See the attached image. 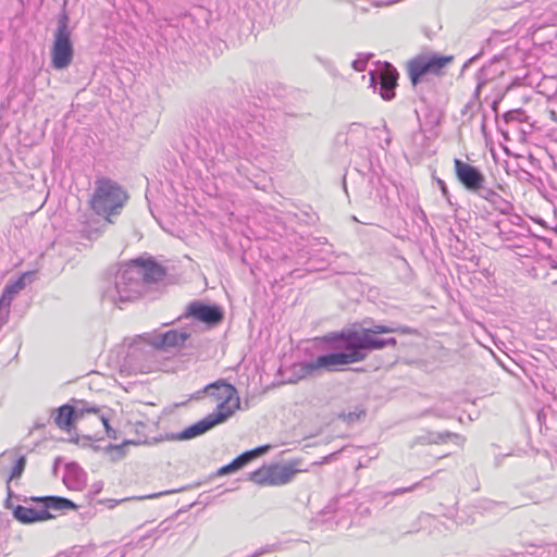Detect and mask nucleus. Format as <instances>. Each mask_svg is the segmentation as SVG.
<instances>
[{"mask_svg":"<svg viewBox=\"0 0 557 557\" xmlns=\"http://www.w3.org/2000/svg\"><path fill=\"white\" fill-rule=\"evenodd\" d=\"M322 345L326 351L320 354L315 359L295 364L293 368L295 379L289 382H298L307 377H314L322 372H336L344 369L336 348H326L323 343Z\"/></svg>","mask_w":557,"mask_h":557,"instance_id":"nucleus-6","label":"nucleus"},{"mask_svg":"<svg viewBox=\"0 0 557 557\" xmlns=\"http://www.w3.org/2000/svg\"><path fill=\"white\" fill-rule=\"evenodd\" d=\"M99 418L104 426V430L107 431V425H110L109 417H107L104 413H101Z\"/></svg>","mask_w":557,"mask_h":557,"instance_id":"nucleus-38","label":"nucleus"},{"mask_svg":"<svg viewBox=\"0 0 557 557\" xmlns=\"http://www.w3.org/2000/svg\"><path fill=\"white\" fill-rule=\"evenodd\" d=\"M30 277V273H24L15 281L9 282L0 296V326H2L9 317L10 307L15 296L25 288L26 280Z\"/></svg>","mask_w":557,"mask_h":557,"instance_id":"nucleus-15","label":"nucleus"},{"mask_svg":"<svg viewBox=\"0 0 557 557\" xmlns=\"http://www.w3.org/2000/svg\"><path fill=\"white\" fill-rule=\"evenodd\" d=\"M430 520H434V517L429 515V513H421L419 516V521L420 522H429Z\"/></svg>","mask_w":557,"mask_h":557,"instance_id":"nucleus-36","label":"nucleus"},{"mask_svg":"<svg viewBox=\"0 0 557 557\" xmlns=\"http://www.w3.org/2000/svg\"><path fill=\"white\" fill-rule=\"evenodd\" d=\"M25 466H26V457L20 456L15 460L14 466L12 467L9 480L18 479L22 475V473L24 472Z\"/></svg>","mask_w":557,"mask_h":557,"instance_id":"nucleus-28","label":"nucleus"},{"mask_svg":"<svg viewBox=\"0 0 557 557\" xmlns=\"http://www.w3.org/2000/svg\"><path fill=\"white\" fill-rule=\"evenodd\" d=\"M134 265L138 268L140 281L145 292L152 285L162 282L165 278L166 270L163 265L158 263L154 259L137 258L132 260Z\"/></svg>","mask_w":557,"mask_h":557,"instance_id":"nucleus-12","label":"nucleus"},{"mask_svg":"<svg viewBox=\"0 0 557 557\" xmlns=\"http://www.w3.org/2000/svg\"><path fill=\"white\" fill-rule=\"evenodd\" d=\"M492 108H493L494 111H496V109H497V101H493Z\"/></svg>","mask_w":557,"mask_h":557,"instance_id":"nucleus-43","label":"nucleus"},{"mask_svg":"<svg viewBox=\"0 0 557 557\" xmlns=\"http://www.w3.org/2000/svg\"><path fill=\"white\" fill-rule=\"evenodd\" d=\"M269 469V486L283 485L288 483L297 472L292 466L275 465L268 467Z\"/></svg>","mask_w":557,"mask_h":557,"instance_id":"nucleus-21","label":"nucleus"},{"mask_svg":"<svg viewBox=\"0 0 557 557\" xmlns=\"http://www.w3.org/2000/svg\"><path fill=\"white\" fill-rule=\"evenodd\" d=\"M422 486V482H417L410 486H407V487H400V488H396L394 490L393 492H391L389 494L393 495V496H397V495H401V494H405V493H408V492H412L414 491L416 488Z\"/></svg>","mask_w":557,"mask_h":557,"instance_id":"nucleus-31","label":"nucleus"},{"mask_svg":"<svg viewBox=\"0 0 557 557\" xmlns=\"http://www.w3.org/2000/svg\"><path fill=\"white\" fill-rule=\"evenodd\" d=\"M173 492L174 491H164V492H160L158 494H152V495L146 496V498H157L159 496L166 495V494H170V493H173Z\"/></svg>","mask_w":557,"mask_h":557,"instance_id":"nucleus-39","label":"nucleus"},{"mask_svg":"<svg viewBox=\"0 0 557 557\" xmlns=\"http://www.w3.org/2000/svg\"><path fill=\"white\" fill-rule=\"evenodd\" d=\"M45 426V422H36L35 424V428L39 429V428H44Z\"/></svg>","mask_w":557,"mask_h":557,"instance_id":"nucleus-42","label":"nucleus"},{"mask_svg":"<svg viewBox=\"0 0 557 557\" xmlns=\"http://www.w3.org/2000/svg\"><path fill=\"white\" fill-rule=\"evenodd\" d=\"M269 449V446H259L257 448L250 449L249 451H252V460L258 457L259 455L265 453Z\"/></svg>","mask_w":557,"mask_h":557,"instance_id":"nucleus-34","label":"nucleus"},{"mask_svg":"<svg viewBox=\"0 0 557 557\" xmlns=\"http://www.w3.org/2000/svg\"><path fill=\"white\" fill-rule=\"evenodd\" d=\"M150 344L149 342H146L143 339V337H139L138 341H136L134 344L131 345L129 351L127 354L128 358L133 361L138 362L137 368L141 372H150L154 367H157L156 361V354H146L145 352V345Z\"/></svg>","mask_w":557,"mask_h":557,"instance_id":"nucleus-17","label":"nucleus"},{"mask_svg":"<svg viewBox=\"0 0 557 557\" xmlns=\"http://www.w3.org/2000/svg\"><path fill=\"white\" fill-rule=\"evenodd\" d=\"M252 461V451H244L234 458L230 463L221 467L218 471L219 475H226L243 469Z\"/></svg>","mask_w":557,"mask_h":557,"instance_id":"nucleus-24","label":"nucleus"},{"mask_svg":"<svg viewBox=\"0 0 557 557\" xmlns=\"http://www.w3.org/2000/svg\"><path fill=\"white\" fill-rule=\"evenodd\" d=\"M32 502L41 505L42 509L46 510H64V509H71L75 510L77 509V505L72 502L69 498L62 497V496H55V495H49V496H38V497H32Z\"/></svg>","mask_w":557,"mask_h":557,"instance_id":"nucleus-19","label":"nucleus"},{"mask_svg":"<svg viewBox=\"0 0 557 557\" xmlns=\"http://www.w3.org/2000/svg\"><path fill=\"white\" fill-rule=\"evenodd\" d=\"M360 331H369L373 335L393 333L392 326L384 324H374L372 327H363Z\"/></svg>","mask_w":557,"mask_h":557,"instance_id":"nucleus-30","label":"nucleus"},{"mask_svg":"<svg viewBox=\"0 0 557 557\" xmlns=\"http://www.w3.org/2000/svg\"><path fill=\"white\" fill-rule=\"evenodd\" d=\"M448 438L461 440V436L451 432L440 433L432 431H423L421 434H418L412 438L409 446L412 448L417 445L440 444L446 442Z\"/></svg>","mask_w":557,"mask_h":557,"instance_id":"nucleus-20","label":"nucleus"},{"mask_svg":"<svg viewBox=\"0 0 557 557\" xmlns=\"http://www.w3.org/2000/svg\"><path fill=\"white\" fill-rule=\"evenodd\" d=\"M100 410L95 406H86L83 405L82 408H76L70 404H65L60 406L55 410L54 423L64 431H70L74 425V422L77 418L82 417L84 412H94L98 413Z\"/></svg>","mask_w":557,"mask_h":557,"instance_id":"nucleus-16","label":"nucleus"},{"mask_svg":"<svg viewBox=\"0 0 557 557\" xmlns=\"http://www.w3.org/2000/svg\"><path fill=\"white\" fill-rule=\"evenodd\" d=\"M190 337L186 331L169 330L164 333H158L150 336V344L145 345L146 354H153L159 350H169L180 348Z\"/></svg>","mask_w":557,"mask_h":557,"instance_id":"nucleus-11","label":"nucleus"},{"mask_svg":"<svg viewBox=\"0 0 557 557\" xmlns=\"http://www.w3.org/2000/svg\"><path fill=\"white\" fill-rule=\"evenodd\" d=\"M70 17L63 12L58 17L57 29L51 46V65L55 70H64L73 61L74 46L69 27Z\"/></svg>","mask_w":557,"mask_h":557,"instance_id":"nucleus-5","label":"nucleus"},{"mask_svg":"<svg viewBox=\"0 0 557 557\" xmlns=\"http://www.w3.org/2000/svg\"><path fill=\"white\" fill-rule=\"evenodd\" d=\"M504 120L506 122H524L527 120V114L522 109L510 110L504 114Z\"/></svg>","mask_w":557,"mask_h":557,"instance_id":"nucleus-29","label":"nucleus"},{"mask_svg":"<svg viewBox=\"0 0 557 557\" xmlns=\"http://www.w3.org/2000/svg\"><path fill=\"white\" fill-rule=\"evenodd\" d=\"M106 433H107L108 437H110V438H113V440L117 438V432L111 425H107Z\"/></svg>","mask_w":557,"mask_h":557,"instance_id":"nucleus-35","label":"nucleus"},{"mask_svg":"<svg viewBox=\"0 0 557 557\" xmlns=\"http://www.w3.org/2000/svg\"><path fill=\"white\" fill-rule=\"evenodd\" d=\"M470 106H471V103H470V102H469V103H467V106H466V107H465V109L462 110V114H465V113H466V110H467Z\"/></svg>","mask_w":557,"mask_h":557,"instance_id":"nucleus-44","label":"nucleus"},{"mask_svg":"<svg viewBox=\"0 0 557 557\" xmlns=\"http://www.w3.org/2000/svg\"><path fill=\"white\" fill-rule=\"evenodd\" d=\"M182 318L193 319L205 324L207 327L212 329L223 321L224 312L216 304L194 300L187 305L185 312L180 317V319Z\"/></svg>","mask_w":557,"mask_h":557,"instance_id":"nucleus-10","label":"nucleus"},{"mask_svg":"<svg viewBox=\"0 0 557 557\" xmlns=\"http://www.w3.org/2000/svg\"><path fill=\"white\" fill-rule=\"evenodd\" d=\"M138 271L133 261L121 267L113 284L104 288L102 299L121 308V305L134 301L146 294Z\"/></svg>","mask_w":557,"mask_h":557,"instance_id":"nucleus-4","label":"nucleus"},{"mask_svg":"<svg viewBox=\"0 0 557 557\" xmlns=\"http://www.w3.org/2000/svg\"><path fill=\"white\" fill-rule=\"evenodd\" d=\"M523 173L525 175V181H531V178H533V175L530 172L524 171Z\"/></svg>","mask_w":557,"mask_h":557,"instance_id":"nucleus-41","label":"nucleus"},{"mask_svg":"<svg viewBox=\"0 0 557 557\" xmlns=\"http://www.w3.org/2000/svg\"><path fill=\"white\" fill-rule=\"evenodd\" d=\"M249 121H247V125H244L242 121L234 120L233 125L230 124L228 121H224L218 127V133L221 139L233 144V139H237L239 141H245L247 137H250V132L253 131V126L249 125Z\"/></svg>","mask_w":557,"mask_h":557,"instance_id":"nucleus-18","label":"nucleus"},{"mask_svg":"<svg viewBox=\"0 0 557 557\" xmlns=\"http://www.w3.org/2000/svg\"><path fill=\"white\" fill-rule=\"evenodd\" d=\"M85 441L89 442V441H91V437H90V436H87V437L85 438Z\"/></svg>","mask_w":557,"mask_h":557,"instance_id":"nucleus-48","label":"nucleus"},{"mask_svg":"<svg viewBox=\"0 0 557 557\" xmlns=\"http://www.w3.org/2000/svg\"><path fill=\"white\" fill-rule=\"evenodd\" d=\"M454 169L458 182L465 189L487 200L499 212L504 214L509 212L511 205L493 187L487 186L486 177L478 166L456 158L454 160Z\"/></svg>","mask_w":557,"mask_h":557,"instance_id":"nucleus-3","label":"nucleus"},{"mask_svg":"<svg viewBox=\"0 0 557 557\" xmlns=\"http://www.w3.org/2000/svg\"><path fill=\"white\" fill-rule=\"evenodd\" d=\"M127 200V191L117 182L108 177L96 180L90 207L106 223H113L112 218L121 214Z\"/></svg>","mask_w":557,"mask_h":557,"instance_id":"nucleus-2","label":"nucleus"},{"mask_svg":"<svg viewBox=\"0 0 557 557\" xmlns=\"http://www.w3.org/2000/svg\"><path fill=\"white\" fill-rule=\"evenodd\" d=\"M425 480H428V476H424V479H422V486L424 485L423 482H425Z\"/></svg>","mask_w":557,"mask_h":557,"instance_id":"nucleus-45","label":"nucleus"},{"mask_svg":"<svg viewBox=\"0 0 557 557\" xmlns=\"http://www.w3.org/2000/svg\"><path fill=\"white\" fill-rule=\"evenodd\" d=\"M135 444L133 441H124L122 444H109L103 448L99 445L92 446L95 451L103 450V453L110 456L112 461L121 460L126 456V448L129 445Z\"/></svg>","mask_w":557,"mask_h":557,"instance_id":"nucleus-23","label":"nucleus"},{"mask_svg":"<svg viewBox=\"0 0 557 557\" xmlns=\"http://www.w3.org/2000/svg\"><path fill=\"white\" fill-rule=\"evenodd\" d=\"M320 341L326 348H336L344 368L363 361L370 351L397 345L395 337L380 338L369 331L355 329L331 332Z\"/></svg>","mask_w":557,"mask_h":557,"instance_id":"nucleus-1","label":"nucleus"},{"mask_svg":"<svg viewBox=\"0 0 557 557\" xmlns=\"http://www.w3.org/2000/svg\"><path fill=\"white\" fill-rule=\"evenodd\" d=\"M360 417V413H357V412H349L347 414V421L348 422H354V421H357Z\"/></svg>","mask_w":557,"mask_h":557,"instance_id":"nucleus-37","label":"nucleus"},{"mask_svg":"<svg viewBox=\"0 0 557 557\" xmlns=\"http://www.w3.org/2000/svg\"><path fill=\"white\" fill-rule=\"evenodd\" d=\"M225 422V417L223 414H211L209 413L201 420L193 423L191 425L185 428L181 432L174 433L171 435L172 440L175 441H188L195 437H198L214 426L222 424Z\"/></svg>","mask_w":557,"mask_h":557,"instance_id":"nucleus-13","label":"nucleus"},{"mask_svg":"<svg viewBox=\"0 0 557 557\" xmlns=\"http://www.w3.org/2000/svg\"><path fill=\"white\" fill-rule=\"evenodd\" d=\"M476 58H478L476 55H474V57L470 58V59H469V60L463 64V66H462V71H465V70L468 67V65H469L470 63H472Z\"/></svg>","mask_w":557,"mask_h":557,"instance_id":"nucleus-40","label":"nucleus"},{"mask_svg":"<svg viewBox=\"0 0 557 557\" xmlns=\"http://www.w3.org/2000/svg\"><path fill=\"white\" fill-rule=\"evenodd\" d=\"M425 480H428V476H424V479H422V486L424 485L423 482H425Z\"/></svg>","mask_w":557,"mask_h":557,"instance_id":"nucleus-46","label":"nucleus"},{"mask_svg":"<svg viewBox=\"0 0 557 557\" xmlns=\"http://www.w3.org/2000/svg\"><path fill=\"white\" fill-rule=\"evenodd\" d=\"M494 62L487 66H482L480 71L476 73V86L473 94L475 100H479L481 89L486 85V83L494 78V75H491V69Z\"/></svg>","mask_w":557,"mask_h":557,"instance_id":"nucleus-25","label":"nucleus"},{"mask_svg":"<svg viewBox=\"0 0 557 557\" xmlns=\"http://www.w3.org/2000/svg\"><path fill=\"white\" fill-rule=\"evenodd\" d=\"M13 492L11 491L10 486L8 485V498L5 499V508L12 509L13 517L24 524H30L35 522H41L47 521L53 518V515L50 513V511L46 509H35L32 507H25L22 505L13 506L10 502V498L12 497Z\"/></svg>","mask_w":557,"mask_h":557,"instance_id":"nucleus-14","label":"nucleus"},{"mask_svg":"<svg viewBox=\"0 0 557 557\" xmlns=\"http://www.w3.org/2000/svg\"><path fill=\"white\" fill-rule=\"evenodd\" d=\"M436 183L442 191V195L449 201V191H448L446 183L441 178H437Z\"/></svg>","mask_w":557,"mask_h":557,"instance_id":"nucleus-33","label":"nucleus"},{"mask_svg":"<svg viewBox=\"0 0 557 557\" xmlns=\"http://www.w3.org/2000/svg\"><path fill=\"white\" fill-rule=\"evenodd\" d=\"M249 480L258 485L269 486L270 478L268 467H262L256 471L250 472Z\"/></svg>","mask_w":557,"mask_h":557,"instance_id":"nucleus-26","label":"nucleus"},{"mask_svg":"<svg viewBox=\"0 0 557 557\" xmlns=\"http://www.w3.org/2000/svg\"><path fill=\"white\" fill-rule=\"evenodd\" d=\"M393 333H399V334H406V335H412L416 334L417 331L410 326L407 325H395L392 326Z\"/></svg>","mask_w":557,"mask_h":557,"instance_id":"nucleus-32","label":"nucleus"},{"mask_svg":"<svg viewBox=\"0 0 557 557\" xmlns=\"http://www.w3.org/2000/svg\"><path fill=\"white\" fill-rule=\"evenodd\" d=\"M372 53H360L351 62V67L357 72H363L367 69L369 60L372 58Z\"/></svg>","mask_w":557,"mask_h":557,"instance_id":"nucleus-27","label":"nucleus"},{"mask_svg":"<svg viewBox=\"0 0 557 557\" xmlns=\"http://www.w3.org/2000/svg\"><path fill=\"white\" fill-rule=\"evenodd\" d=\"M453 60V55H443L435 52L418 54L407 63L411 84L417 86L428 74L441 75L443 70L450 64Z\"/></svg>","mask_w":557,"mask_h":557,"instance_id":"nucleus-8","label":"nucleus"},{"mask_svg":"<svg viewBox=\"0 0 557 557\" xmlns=\"http://www.w3.org/2000/svg\"><path fill=\"white\" fill-rule=\"evenodd\" d=\"M484 128H485V122L483 121L482 122V129L484 131Z\"/></svg>","mask_w":557,"mask_h":557,"instance_id":"nucleus-47","label":"nucleus"},{"mask_svg":"<svg viewBox=\"0 0 557 557\" xmlns=\"http://www.w3.org/2000/svg\"><path fill=\"white\" fill-rule=\"evenodd\" d=\"M369 75L370 86L374 92L377 91L385 101L394 99L399 74L391 63L380 64L374 71H370Z\"/></svg>","mask_w":557,"mask_h":557,"instance_id":"nucleus-9","label":"nucleus"},{"mask_svg":"<svg viewBox=\"0 0 557 557\" xmlns=\"http://www.w3.org/2000/svg\"><path fill=\"white\" fill-rule=\"evenodd\" d=\"M83 476L84 472L83 469L78 466V463L74 461L66 463L63 482L67 488L81 491L84 485Z\"/></svg>","mask_w":557,"mask_h":557,"instance_id":"nucleus-22","label":"nucleus"},{"mask_svg":"<svg viewBox=\"0 0 557 557\" xmlns=\"http://www.w3.org/2000/svg\"><path fill=\"white\" fill-rule=\"evenodd\" d=\"M209 397L218 401L216 408L211 414H223L225 421H227L237 409H239L240 400L238 397L237 389L234 385L220 379L213 383L208 384L201 391ZM200 392H198L197 398H199Z\"/></svg>","mask_w":557,"mask_h":557,"instance_id":"nucleus-7","label":"nucleus"}]
</instances>
